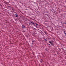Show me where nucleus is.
Wrapping results in <instances>:
<instances>
[{
  "instance_id": "nucleus-1",
  "label": "nucleus",
  "mask_w": 66,
  "mask_h": 66,
  "mask_svg": "<svg viewBox=\"0 0 66 66\" xmlns=\"http://www.w3.org/2000/svg\"><path fill=\"white\" fill-rule=\"evenodd\" d=\"M14 15H15V17H18V14H15Z\"/></svg>"
},
{
  "instance_id": "nucleus-2",
  "label": "nucleus",
  "mask_w": 66,
  "mask_h": 66,
  "mask_svg": "<svg viewBox=\"0 0 66 66\" xmlns=\"http://www.w3.org/2000/svg\"><path fill=\"white\" fill-rule=\"evenodd\" d=\"M30 23H32L33 24H34V22L32 21L30 22Z\"/></svg>"
},
{
  "instance_id": "nucleus-3",
  "label": "nucleus",
  "mask_w": 66,
  "mask_h": 66,
  "mask_svg": "<svg viewBox=\"0 0 66 66\" xmlns=\"http://www.w3.org/2000/svg\"><path fill=\"white\" fill-rule=\"evenodd\" d=\"M26 27L24 26H22V28H26Z\"/></svg>"
},
{
  "instance_id": "nucleus-4",
  "label": "nucleus",
  "mask_w": 66,
  "mask_h": 66,
  "mask_svg": "<svg viewBox=\"0 0 66 66\" xmlns=\"http://www.w3.org/2000/svg\"><path fill=\"white\" fill-rule=\"evenodd\" d=\"M40 62H41V63H42L43 62V60L42 59H41V60L40 61Z\"/></svg>"
},
{
  "instance_id": "nucleus-5",
  "label": "nucleus",
  "mask_w": 66,
  "mask_h": 66,
  "mask_svg": "<svg viewBox=\"0 0 66 66\" xmlns=\"http://www.w3.org/2000/svg\"><path fill=\"white\" fill-rule=\"evenodd\" d=\"M36 41H34V40H33L32 41V43H35Z\"/></svg>"
},
{
  "instance_id": "nucleus-6",
  "label": "nucleus",
  "mask_w": 66,
  "mask_h": 66,
  "mask_svg": "<svg viewBox=\"0 0 66 66\" xmlns=\"http://www.w3.org/2000/svg\"><path fill=\"white\" fill-rule=\"evenodd\" d=\"M49 43H50L51 44L52 43V42L51 41H49Z\"/></svg>"
},
{
  "instance_id": "nucleus-7",
  "label": "nucleus",
  "mask_w": 66,
  "mask_h": 66,
  "mask_svg": "<svg viewBox=\"0 0 66 66\" xmlns=\"http://www.w3.org/2000/svg\"><path fill=\"white\" fill-rule=\"evenodd\" d=\"M52 45H53V43H52V44H51V45L52 46Z\"/></svg>"
},
{
  "instance_id": "nucleus-8",
  "label": "nucleus",
  "mask_w": 66,
  "mask_h": 66,
  "mask_svg": "<svg viewBox=\"0 0 66 66\" xmlns=\"http://www.w3.org/2000/svg\"><path fill=\"white\" fill-rule=\"evenodd\" d=\"M45 41H47V40L46 39H45Z\"/></svg>"
},
{
  "instance_id": "nucleus-9",
  "label": "nucleus",
  "mask_w": 66,
  "mask_h": 66,
  "mask_svg": "<svg viewBox=\"0 0 66 66\" xmlns=\"http://www.w3.org/2000/svg\"><path fill=\"white\" fill-rule=\"evenodd\" d=\"M15 21H16V20H17V19H15Z\"/></svg>"
},
{
  "instance_id": "nucleus-10",
  "label": "nucleus",
  "mask_w": 66,
  "mask_h": 66,
  "mask_svg": "<svg viewBox=\"0 0 66 66\" xmlns=\"http://www.w3.org/2000/svg\"><path fill=\"white\" fill-rule=\"evenodd\" d=\"M36 24L37 26H38V24H37V23H36Z\"/></svg>"
},
{
  "instance_id": "nucleus-11",
  "label": "nucleus",
  "mask_w": 66,
  "mask_h": 66,
  "mask_svg": "<svg viewBox=\"0 0 66 66\" xmlns=\"http://www.w3.org/2000/svg\"><path fill=\"white\" fill-rule=\"evenodd\" d=\"M64 34H65V33H65V31H64Z\"/></svg>"
},
{
  "instance_id": "nucleus-12",
  "label": "nucleus",
  "mask_w": 66,
  "mask_h": 66,
  "mask_svg": "<svg viewBox=\"0 0 66 66\" xmlns=\"http://www.w3.org/2000/svg\"><path fill=\"white\" fill-rule=\"evenodd\" d=\"M45 34L46 35L47 34V33H46V32H45Z\"/></svg>"
},
{
  "instance_id": "nucleus-13",
  "label": "nucleus",
  "mask_w": 66,
  "mask_h": 66,
  "mask_svg": "<svg viewBox=\"0 0 66 66\" xmlns=\"http://www.w3.org/2000/svg\"><path fill=\"white\" fill-rule=\"evenodd\" d=\"M65 23V24H66V22H65V23Z\"/></svg>"
},
{
  "instance_id": "nucleus-14",
  "label": "nucleus",
  "mask_w": 66,
  "mask_h": 66,
  "mask_svg": "<svg viewBox=\"0 0 66 66\" xmlns=\"http://www.w3.org/2000/svg\"><path fill=\"white\" fill-rule=\"evenodd\" d=\"M26 31H23V32H25Z\"/></svg>"
},
{
  "instance_id": "nucleus-15",
  "label": "nucleus",
  "mask_w": 66,
  "mask_h": 66,
  "mask_svg": "<svg viewBox=\"0 0 66 66\" xmlns=\"http://www.w3.org/2000/svg\"><path fill=\"white\" fill-rule=\"evenodd\" d=\"M34 26H35H35H35V24H34Z\"/></svg>"
},
{
  "instance_id": "nucleus-16",
  "label": "nucleus",
  "mask_w": 66,
  "mask_h": 66,
  "mask_svg": "<svg viewBox=\"0 0 66 66\" xmlns=\"http://www.w3.org/2000/svg\"><path fill=\"white\" fill-rule=\"evenodd\" d=\"M48 45H50V44H48Z\"/></svg>"
},
{
  "instance_id": "nucleus-17",
  "label": "nucleus",
  "mask_w": 66,
  "mask_h": 66,
  "mask_svg": "<svg viewBox=\"0 0 66 66\" xmlns=\"http://www.w3.org/2000/svg\"><path fill=\"white\" fill-rule=\"evenodd\" d=\"M36 29L35 28H34V29Z\"/></svg>"
},
{
  "instance_id": "nucleus-18",
  "label": "nucleus",
  "mask_w": 66,
  "mask_h": 66,
  "mask_svg": "<svg viewBox=\"0 0 66 66\" xmlns=\"http://www.w3.org/2000/svg\"><path fill=\"white\" fill-rule=\"evenodd\" d=\"M33 44V43H32V44Z\"/></svg>"
},
{
  "instance_id": "nucleus-19",
  "label": "nucleus",
  "mask_w": 66,
  "mask_h": 66,
  "mask_svg": "<svg viewBox=\"0 0 66 66\" xmlns=\"http://www.w3.org/2000/svg\"><path fill=\"white\" fill-rule=\"evenodd\" d=\"M36 27H37V26H36Z\"/></svg>"
}]
</instances>
